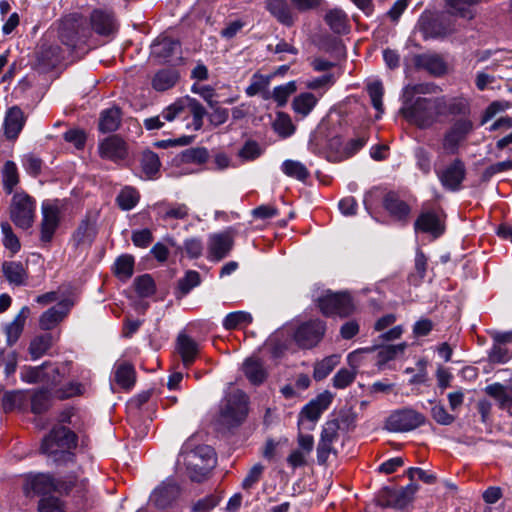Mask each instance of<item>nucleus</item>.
I'll return each mask as SVG.
<instances>
[{"instance_id":"1","label":"nucleus","mask_w":512,"mask_h":512,"mask_svg":"<svg viewBox=\"0 0 512 512\" xmlns=\"http://www.w3.org/2000/svg\"><path fill=\"white\" fill-rule=\"evenodd\" d=\"M76 22L74 16L66 19L61 30L62 42L72 49L75 59H80L98 45L93 33L107 42L115 37L118 30L113 13L104 9H94L91 12L89 27L76 26Z\"/></svg>"},{"instance_id":"2","label":"nucleus","mask_w":512,"mask_h":512,"mask_svg":"<svg viewBox=\"0 0 512 512\" xmlns=\"http://www.w3.org/2000/svg\"><path fill=\"white\" fill-rule=\"evenodd\" d=\"M429 92L427 84H407L403 88V106L400 113L411 124L420 129L433 126L443 116L444 97H417Z\"/></svg>"},{"instance_id":"3","label":"nucleus","mask_w":512,"mask_h":512,"mask_svg":"<svg viewBox=\"0 0 512 512\" xmlns=\"http://www.w3.org/2000/svg\"><path fill=\"white\" fill-rule=\"evenodd\" d=\"M77 446V435L63 426L54 427L43 439L41 452L52 457L55 462L71 457L70 450Z\"/></svg>"},{"instance_id":"4","label":"nucleus","mask_w":512,"mask_h":512,"mask_svg":"<svg viewBox=\"0 0 512 512\" xmlns=\"http://www.w3.org/2000/svg\"><path fill=\"white\" fill-rule=\"evenodd\" d=\"M190 478L193 481H202L216 464L215 453L212 447L201 445L186 453L184 457Z\"/></svg>"},{"instance_id":"5","label":"nucleus","mask_w":512,"mask_h":512,"mask_svg":"<svg viewBox=\"0 0 512 512\" xmlns=\"http://www.w3.org/2000/svg\"><path fill=\"white\" fill-rule=\"evenodd\" d=\"M248 414V396L241 390L229 393L220 409V421L227 427L240 425Z\"/></svg>"},{"instance_id":"6","label":"nucleus","mask_w":512,"mask_h":512,"mask_svg":"<svg viewBox=\"0 0 512 512\" xmlns=\"http://www.w3.org/2000/svg\"><path fill=\"white\" fill-rule=\"evenodd\" d=\"M36 201L24 192L15 193L11 199L9 214L11 221L20 229L32 227L35 219Z\"/></svg>"},{"instance_id":"7","label":"nucleus","mask_w":512,"mask_h":512,"mask_svg":"<svg viewBox=\"0 0 512 512\" xmlns=\"http://www.w3.org/2000/svg\"><path fill=\"white\" fill-rule=\"evenodd\" d=\"M318 307L325 316L347 317L355 310L353 300L346 292L327 291L318 298Z\"/></svg>"},{"instance_id":"8","label":"nucleus","mask_w":512,"mask_h":512,"mask_svg":"<svg viewBox=\"0 0 512 512\" xmlns=\"http://www.w3.org/2000/svg\"><path fill=\"white\" fill-rule=\"evenodd\" d=\"M332 402L330 393L319 394L315 399L309 401L298 415V427L304 430H313L322 413L328 409Z\"/></svg>"},{"instance_id":"9","label":"nucleus","mask_w":512,"mask_h":512,"mask_svg":"<svg viewBox=\"0 0 512 512\" xmlns=\"http://www.w3.org/2000/svg\"><path fill=\"white\" fill-rule=\"evenodd\" d=\"M326 332V323L320 319H313L302 323L294 334L299 347L310 349L318 345Z\"/></svg>"},{"instance_id":"10","label":"nucleus","mask_w":512,"mask_h":512,"mask_svg":"<svg viewBox=\"0 0 512 512\" xmlns=\"http://www.w3.org/2000/svg\"><path fill=\"white\" fill-rule=\"evenodd\" d=\"M425 422V416L413 409L393 412L386 421V428L391 432H407L418 428Z\"/></svg>"},{"instance_id":"11","label":"nucleus","mask_w":512,"mask_h":512,"mask_svg":"<svg viewBox=\"0 0 512 512\" xmlns=\"http://www.w3.org/2000/svg\"><path fill=\"white\" fill-rule=\"evenodd\" d=\"M21 379L30 384L47 383L56 386L61 381L59 368L45 362L40 366H25L20 373Z\"/></svg>"},{"instance_id":"12","label":"nucleus","mask_w":512,"mask_h":512,"mask_svg":"<svg viewBox=\"0 0 512 512\" xmlns=\"http://www.w3.org/2000/svg\"><path fill=\"white\" fill-rule=\"evenodd\" d=\"M57 490L54 478L47 473H28L24 476L23 493L26 497L42 496Z\"/></svg>"},{"instance_id":"13","label":"nucleus","mask_w":512,"mask_h":512,"mask_svg":"<svg viewBox=\"0 0 512 512\" xmlns=\"http://www.w3.org/2000/svg\"><path fill=\"white\" fill-rule=\"evenodd\" d=\"M418 490V485L410 483L401 488L386 487L381 491L379 502L384 507L402 509L413 499Z\"/></svg>"},{"instance_id":"14","label":"nucleus","mask_w":512,"mask_h":512,"mask_svg":"<svg viewBox=\"0 0 512 512\" xmlns=\"http://www.w3.org/2000/svg\"><path fill=\"white\" fill-rule=\"evenodd\" d=\"M473 130V123L467 118L455 121L447 130L443 138V149L448 154H456L460 144L467 138Z\"/></svg>"},{"instance_id":"15","label":"nucleus","mask_w":512,"mask_h":512,"mask_svg":"<svg viewBox=\"0 0 512 512\" xmlns=\"http://www.w3.org/2000/svg\"><path fill=\"white\" fill-rule=\"evenodd\" d=\"M74 302L71 299L60 300L55 306L47 309L39 317L41 330L50 331L57 327L69 314Z\"/></svg>"},{"instance_id":"16","label":"nucleus","mask_w":512,"mask_h":512,"mask_svg":"<svg viewBox=\"0 0 512 512\" xmlns=\"http://www.w3.org/2000/svg\"><path fill=\"white\" fill-rule=\"evenodd\" d=\"M27 121V116L23 110L17 106H11L5 111L2 124L4 137L9 141H15L22 132Z\"/></svg>"},{"instance_id":"17","label":"nucleus","mask_w":512,"mask_h":512,"mask_svg":"<svg viewBox=\"0 0 512 512\" xmlns=\"http://www.w3.org/2000/svg\"><path fill=\"white\" fill-rule=\"evenodd\" d=\"M180 44L171 38L163 37L153 42L150 55L154 62L167 63L178 59Z\"/></svg>"},{"instance_id":"18","label":"nucleus","mask_w":512,"mask_h":512,"mask_svg":"<svg viewBox=\"0 0 512 512\" xmlns=\"http://www.w3.org/2000/svg\"><path fill=\"white\" fill-rule=\"evenodd\" d=\"M127 153L126 142L117 135L109 136L99 144V154L103 159L118 162L125 159Z\"/></svg>"},{"instance_id":"19","label":"nucleus","mask_w":512,"mask_h":512,"mask_svg":"<svg viewBox=\"0 0 512 512\" xmlns=\"http://www.w3.org/2000/svg\"><path fill=\"white\" fill-rule=\"evenodd\" d=\"M60 211L50 203L42 204L41 240L50 242L59 225Z\"/></svg>"},{"instance_id":"20","label":"nucleus","mask_w":512,"mask_h":512,"mask_svg":"<svg viewBox=\"0 0 512 512\" xmlns=\"http://www.w3.org/2000/svg\"><path fill=\"white\" fill-rule=\"evenodd\" d=\"M383 207L392 218L403 222H407L411 212L410 206L393 191L385 194Z\"/></svg>"},{"instance_id":"21","label":"nucleus","mask_w":512,"mask_h":512,"mask_svg":"<svg viewBox=\"0 0 512 512\" xmlns=\"http://www.w3.org/2000/svg\"><path fill=\"white\" fill-rule=\"evenodd\" d=\"M180 488L173 481H165L151 494L150 501L159 508L170 505L179 496Z\"/></svg>"},{"instance_id":"22","label":"nucleus","mask_w":512,"mask_h":512,"mask_svg":"<svg viewBox=\"0 0 512 512\" xmlns=\"http://www.w3.org/2000/svg\"><path fill=\"white\" fill-rule=\"evenodd\" d=\"M179 80V71L174 66H165L155 72L151 85L154 90L164 92L173 88Z\"/></svg>"},{"instance_id":"23","label":"nucleus","mask_w":512,"mask_h":512,"mask_svg":"<svg viewBox=\"0 0 512 512\" xmlns=\"http://www.w3.org/2000/svg\"><path fill=\"white\" fill-rule=\"evenodd\" d=\"M465 167L461 160H454L446 169L439 174V179L444 187L450 190H457L464 180Z\"/></svg>"},{"instance_id":"24","label":"nucleus","mask_w":512,"mask_h":512,"mask_svg":"<svg viewBox=\"0 0 512 512\" xmlns=\"http://www.w3.org/2000/svg\"><path fill=\"white\" fill-rule=\"evenodd\" d=\"M233 246V238L229 232L213 234L209 238V252L215 260L228 255Z\"/></svg>"},{"instance_id":"25","label":"nucleus","mask_w":512,"mask_h":512,"mask_svg":"<svg viewBox=\"0 0 512 512\" xmlns=\"http://www.w3.org/2000/svg\"><path fill=\"white\" fill-rule=\"evenodd\" d=\"M414 228L416 231L430 233L435 237L440 236L444 231L439 216L433 211L422 212L416 219Z\"/></svg>"},{"instance_id":"26","label":"nucleus","mask_w":512,"mask_h":512,"mask_svg":"<svg viewBox=\"0 0 512 512\" xmlns=\"http://www.w3.org/2000/svg\"><path fill=\"white\" fill-rule=\"evenodd\" d=\"M177 351L185 367L192 365L198 355L197 342L185 333H180L176 343Z\"/></svg>"},{"instance_id":"27","label":"nucleus","mask_w":512,"mask_h":512,"mask_svg":"<svg viewBox=\"0 0 512 512\" xmlns=\"http://www.w3.org/2000/svg\"><path fill=\"white\" fill-rule=\"evenodd\" d=\"M121 119L122 111L119 107L104 109L99 116L98 129L102 133L114 132L120 127Z\"/></svg>"},{"instance_id":"28","label":"nucleus","mask_w":512,"mask_h":512,"mask_svg":"<svg viewBox=\"0 0 512 512\" xmlns=\"http://www.w3.org/2000/svg\"><path fill=\"white\" fill-rule=\"evenodd\" d=\"M1 272L6 280L12 285L22 286L26 284L28 276L21 262L4 261L1 266Z\"/></svg>"},{"instance_id":"29","label":"nucleus","mask_w":512,"mask_h":512,"mask_svg":"<svg viewBox=\"0 0 512 512\" xmlns=\"http://www.w3.org/2000/svg\"><path fill=\"white\" fill-rule=\"evenodd\" d=\"M114 381L124 390H130L136 381V373L128 362L116 363L114 366Z\"/></svg>"},{"instance_id":"30","label":"nucleus","mask_w":512,"mask_h":512,"mask_svg":"<svg viewBox=\"0 0 512 512\" xmlns=\"http://www.w3.org/2000/svg\"><path fill=\"white\" fill-rule=\"evenodd\" d=\"M486 1L487 0H445V3L450 14L471 20L475 17L473 7Z\"/></svg>"},{"instance_id":"31","label":"nucleus","mask_w":512,"mask_h":512,"mask_svg":"<svg viewBox=\"0 0 512 512\" xmlns=\"http://www.w3.org/2000/svg\"><path fill=\"white\" fill-rule=\"evenodd\" d=\"M266 8L282 24H293L294 19L285 0H266Z\"/></svg>"},{"instance_id":"32","label":"nucleus","mask_w":512,"mask_h":512,"mask_svg":"<svg viewBox=\"0 0 512 512\" xmlns=\"http://www.w3.org/2000/svg\"><path fill=\"white\" fill-rule=\"evenodd\" d=\"M325 22L337 34H344L349 30L348 16L342 9L329 10L325 15Z\"/></svg>"},{"instance_id":"33","label":"nucleus","mask_w":512,"mask_h":512,"mask_svg":"<svg viewBox=\"0 0 512 512\" xmlns=\"http://www.w3.org/2000/svg\"><path fill=\"white\" fill-rule=\"evenodd\" d=\"M243 372L254 385L261 384L266 378V371L262 362L256 358H248L243 363Z\"/></svg>"},{"instance_id":"34","label":"nucleus","mask_w":512,"mask_h":512,"mask_svg":"<svg viewBox=\"0 0 512 512\" xmlns=\"http://www.w3.org/2000/svg\"><path fill=\"white\" fill-rule=\"evenodd\" d=\"M366 90L370 97L372 106L377 111L376 118L379 119L384 112L382 101L384 95L383 84L380 80L370 81L366 85Z\"/></svg>"},{"instance_id":"35","label":"nucleus","mask_w":512,"mask_h":512,"mask_svg":"<svg viewBox=\"0 0 512 512\" xmlns=\"http://www.w3.org/2000/svg\"><path fill=\"white\" fill-rule=\"evenodd\" d=\"M407 346L406 342H402L397 345L381 346L377 352V366L381 368L387 362L396 359L399 355H402L405 352Z\"/></svg>"},{"instance_id":"36","label":"nucleus","mask_w":512,"mask_h":512,"mask_svg":"<svg viewBox=\"0 0 512 512\" xmlns=\"http://www.w3.org/2000/svg\"><path fill=\"white\" fill-rule=\"evenodd\" d=\"M53 336L49 333L35 336L29 345V353L33 360L39 359L51 348Z\"/></svg>"},{"instance_id":"37","label":"nucleus","mask_w":512,"mask_h":512,"mask_svg":"<svg viewBox=\"0 0 512 512\" xmlns=\"http://www.w3.org/2000/svg\"><path fill=\"white\" fill-rule=\"evenodd\" d=\"M252 321L253 317L249 312L235 311L225 316L222 325L226 330H234L246 327L251 324Z\"/></svg>"},{"instance_id":"38","label":"nucleus","mask_w":512,"mask_h":512,"mask_svg":"<svg viewBox=\"0 0 512 512\" xmlns=\"http://www.w3.org/2000/svg\"><path fill=\"white\" fill-rule=\"evenodd\" d=\"M184 109L188 108L190 110V113L193 116V122L192 125L195 130H199L203 126V119L206 115V110L204 106L197 101L195 98H191L189 96H186L182 98Z\"/></svg>"},{"instance_id":"39","label":"nucleus","mask_w":512,"mask_h":512,"mask_svg":"<svg viewBox=\"0 0 512 512\" xmlns=\"http://www.w3.org/2000/svg\"><path fill=\"white\" fill-rule=\"evenodd\" d=\"M282 172L291 178L304 182L310 175L306 166L295 160H285L281 165Z\"/></svg>"},{"instance_id":"40","label":"nucleus","mask_w":512,"mask_h":512,"mask_svg":"<svg viewBox=\"0 0 512 512\" xmlns=\"http://www.w3.org/2000/svg\"><path fill=\"white\" fill-rule=\"evenodd\" d=\"M340 356L333 354L325 357L323 360L317 362L314 366L313 377L315 380L320 381L326 378L332 370L339 364Z\"/></svg>"},{"instance_id":"41","label":"nucleus","mask_w":512,"mask_h":512,"mask_svg":"<svg viewBox=\"0 0 512 512\" xmlns=\"http://www.w3.org/2000/svg\"><path fill=\"white\" fill-rule=\"evenodd\" d=\"M134 272V258L132 255L119 256L114 263V273L121 280H128Z\"/></svg>"},{"instance_id":"42","label":"nucleus","mask_w":512,"mask_h":512,"mask_svg":"<svg viewBox=\"0 0 512 512\" xmlns=\"http://www.w3.org/2000/svg\"><path fill=\"white\" fill-rule=\"evenodd\" d=\"M0 227L2 233V243L4 247L12 254L18 253L20 251L21 244L10 223L3 221L1 222Z\"/></svg>"},{"instance_id":"43","label":"nucleus","mask_w":512,"mask_h":512,"mask_svg":"<svg viewBox=\"0 0 512 512\" xmlns=\"http://www.w3.org/2000/svg\"><path fill=\"white\" fill-rule=\"evenodd\" d=\"M316 70L322 72L318 77H313L307 81V87L310 89L328 88L336 81L337 75L326 70L328 66H315Z\"/></svg>"},{"instance_id":"44","label":"nucleus","mask_w":512,"mask_h":512,"mask_svg":"<svg viewBox=\"0 0 512 512\" xmlns=\"http://www.w3.org/2000/svg\"><path fill=\"white\" fill-rule=\"evenodd\" d=\"M4 190L10 194L19 182L17 166L13 161H6L2 169Z\"/></svg>"},{"instance_id":"45","label":"nucleus","mask_w":512,"mask_h":512,"mask_svg":"<svg viewBox=\"0 0 512 512\" xmlns=\"http://www.w3.org/2000/svg\"><path fill=\"white\" fill-rule=\"evenodd\" d=\"M317 98L312 93H302L293 100V109L303 117L307 116L315 107Z\"/></svg>"},{"instance_id":"46","label":"nucleus","mask_w":512,"mask_h":512,"mask_svg":"<svg viewBox=\"0 0 512 512\" xmlns=\"http://www.w3.org/2000/svg\"><path fill=\"white\" fill-rule=\"evenodd\" d=\"M161 162L158 155L150 150L143 152L141 157L142 171L149 178L153 177L160 169Z\"/></svg>"},{"instance_id":"47","label":"nucleus","mask_w":512,"mask_h":512,"mask_svg":"<svg viewBox=\"0 0 512 512\" xmlns=\"http://www.w3.org/2000/svg\"><path fill=\"white\" fill-rule=\"evenodd\" d=\"M116 201L122 210H131L139 201V193L132 187H125L118 194Z\"/></svg>"},{"instance_id":"48","label":"nucleus","mask_w":512,"mask_h":512,"mask_svg":"<svg viewBox=\"0 0 512 512\" xmlns=\"http://www.w3.org/2000/svg\"><path fill=\"white\" fill-rule=\"evenodd\" d=\"M51 396L45 389L36 391L31 398V411L34 414H42L50 407Z\"/></svg>"},{"instance_id":"49","label":"nucleus","mask_w":512,"mask_h":512,"mask_svg":"<svg viewBox=\"0 0 512 512\" xmlns=\"http://www.w3.org/2000/svg\"><path fill=\"white\" fill-rule=\"evenodd\" d=\"M443 116L446 115H465L469 111V103L464 98H452L447 100L444 97Z\"/></svg>"},{"instance_id":"50","label":"nucleus","mask_w":512,"mask_h":512,"mask_svg":"<svg viewBox=\"0 0 512 512\" xmlns=\"http://www.w3.org/2000/svg\"><path fill=\"white\" fill-rule=\"evenodd\" d=\"M96 235L95 226L88 220H83L74 233L77 244H90Z\"/></svg>"},{"instance_id":"51","label":"nucleus","mask_w":512,"mask_h":512,"mask_svg":"<svg viewBox=\"0 0 512 512\" xmlns=\"http://www.w3.org/2000/svg\"><path fill=\"white\" fill-rule=\"evenodd\" d=\"M488 358L491 363L505 364L512 358V351L505 345L493 342Z\"/></svg>"},{"instance_id":"52","label":"nucleus","mask_w":512,"mask_h":512,"mask_svg":"<svg viewBox=\"0 0 512 512\" xmlns=\"http://www.w3.org/2000/svg\"><path fill=\"white\" fill-rule=\"evenodd\" d=\"M273 127L275 132L283 138L291 136L295 130L291 118L285 113L277 114Z\"/></svg>"},{"instance_id":"53","label":"nucleus","mask_w":512,"mask_h":512,"mask_svg":"<svg viewBox=\"0 0 512 512\" xmlns=\"http://www.w3.org/2000/svg\"><path fill=\"white\" fill-rule=\"evenodd\" d=\"M208 158V150L204 147H193L182 152V161L186 163L203 164Z\"/></svg>"},{"instance_id":"54","label":"nucleus","mask_w":512,"mask_h":512,"mask_svg":"<svg viewBox=\"0 0 512 512\" xmlns=\"http://www.w3.org/2000/svg\"><path fill=\"white\" fill-rule=\"evenodd\" d=\"M134 284L136 292L141 297H149L155 293V283L149 274L137 277Z\"/></svg>"},{"instance_id":"55","label":"nucleus","mask_w":512,"mask_h":512,"mask_svg":"<svg viewBox=\"0 0 512 512\" xmlns=\"http://www.w3.org/2000/svg\"><path fill=\"white\" fill-rule=\"evenodd\" d=\"M39 512H67L64 503L55 496L41 497L38 502Z\"/></svg>"},{"instance_id":"56","label":"nucleus","mask_w":512,"mask_h":512,"mask_svg":"<svg viewBox=\"0 0 512 512\" xmlns=\"http://www.w3.org/2000/svg\"><path fill=\"white\" fill-rule=\"evenodd\" d=\"M296 89L295 81H290L284 85L275 87L272 97L279 106H283L286 104L288 98L296 91Z\"/></svg>"},{"instance_id":"57","label":"nucleus","mask_w":512,"mask_h":512,"mask_svg":"<svg viewBox=\"0 0 512 512\" xmlns=\"http://www.w3.org/2000/svg\"><path fill=\"white\" fill-rule=\"evenodd\" d=\"M357 371L342 368L333 377V386L337 389H344L354 382Z\"/></svg>"},{"instance_id":"58","label":"nucleus","mask_w":512,"mask_h":512,"mask_svg":"<svg viewBox=\"0 0 512 512\" xmlns=\"http://www.w3.org/2000/svg\"><path fill=\"white\" fill-rule=\"evenodd\" d=\"M4 368L7 377L12 375L17 367V355L14 351L0 350V368Z\"/></svg>"},{"instance_id":"59","label":"nucleus","mask_w":512,"mask_h":512,"mask_svg":"<svg viewBox=\"0 0 512 512\" xmlns=\"http://www.w3.org/2000/svg\"><path fill=\"white\" fill-rule=\"evenodd\" d=\"M271 77V75L263 76L255 74L250 85L245 90L246 94L248 96H254L263 91L269 85Z\"/></svg>"},{"instance_id":"60","label":"nucleus","mask_w":512,"mask_h":512,"mask_svg":"<svg viewBox=\"0 0 512 512\" xmlns=\"http://www.w3.org/2000/svg\"><path fill=\"white\" fill-rule=\"evenodd\" d=\"M84 389L85 388L83 384L76 381H72L58 389L55 393L58 398L67 399L83 394Z\"/></svg>"},{"instance_id":"61","label":"nucleus","mask_w":512,"mask_h":512,"mask_svg":"<svg viewBox=\"0 0 512 512\" xmlns=\"http://www.w3.org/2000/svg\"><path fill=\"white\" fill-rule=\"evenodd\" d=\"M477 58L475 59L476 62H484L491 60L492 62H504V61H512V53H507L503 51H483L481 53H478Z\"/></svg>"},{"instance_id":"62","label":"nucleus","mask_w":512,"mask_h":512,"mask_svg":"<svg viewBox=\"0 0 512 512\" xmlns=\"http://www.w3.org/2000/svg\"><path fill=\"white\" fill-rule=\"evenodd\" d=\"M200 283L199 273L196 271H188L178 282V287L183 294H187L191 289Z\"/></svg>"},{"instance_id":"63","label":"nucleus","mask_w":512,"mask_h":512,"mask_svg":"<svg viewBox=\"0 0 512 512\" xmlns=\"http://www.w3.org/2000/svg\"><path fill=\"white\" fill-rule=\"evenodd\" d=\"M432 418L440 425H450L455 421V417L449 414L445 407L438 403L431 409Z\"/></svg>"},{"instance_id":"64","label":"nucleus","mask_w":512,"mask_h":512,"mask_svg":"<svg viewBox=\"0 0 512 512\" xmlns=\"http://www.w3.org/2000/svg\"><path fill=\"white\" fill-rule=\"evenodd\" d=\"M23 395L20 391L6 392L2 399V407L5 412L16 409L22 402Z\"/></svg>"}]
</instances>
